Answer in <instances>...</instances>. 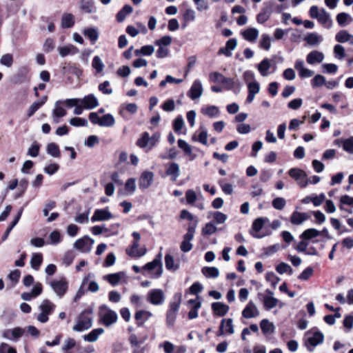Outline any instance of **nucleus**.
Returning <instances> with one entry per match:
<instances>
[{
  "label": "nucleus",
  "mask_w": 353,
  "mask_h": 353,
  "mask_svg": "<svg viewBox=\"0 0 353 353\" xmlns=\"http://www.w3.org/2000/svg\"><path fill=\"white\" fill-rule=\"evenodd\" d=\"M343 148L350 154H353V137L343 141Z\"/></svg>",
  "instance_id": "64"
},
{
  "label": "nucleus",
  "mask_w": 353,
  "mask_h": 353,
  "mask_svg": "<svg viewBox=\"0 0 353 353\" xmlns=\"http://www.w3.org/2000/svg\"><path fill=\"white\" fill-rule=\"evenodd\" d=\"M133 9L131 6L125 5L123 8L117 13V20L119 22H122L126 17V16L132 12Z\"/></svg>",
  "instance_id": "49"
},
{
  "label": "nucleus",
  "mask_w": 353,
  "mask_h": 353,
  "mask_svg": "<svg viewBox=\"0 0 353 353\" xmlns=\"http://www.w3.org/2000/svg\"><path fill=\"white\" fill-rule=\"evenodd\" d=\"M38 308L40 312L36 317L37 320L41 323H46L49 320V315L54 312L56 305L49 299H43Z\"/></svg>",
  "instance_id": "2"
},
{
  "label": "nucleus",
  "mask_w": 353,
  "mask_h": 353,
  "mask_svg": "<svg viewBox=\"0 0 353 353\" xmlns=\"http://www.w3.org/2000/svg\"><path fill=\"white\" fill-rule=\"evenodd\" d=\"M184 23L183 28H185L188 26V22L194 21L196 19V13L192 9H186L183 14Z\"/></svg>",
  "instance_id": "47"
},
{
  "label": "nucleus",
  "mask_w": 353,
  "mask_h": 353,
  "mask_svg": "<svg viewBox=\"0 0 353 353\" xmlns=\"http://www.w3.org/2000/svg\"><path fill=\"white\" fill-rule=\"evenodd\" d=\"M306 334L305 346L310 352H312L316 345L323 342L324 336L321 332L316 331L313 333L308 332Z\"/></svg>",
  "instance_id": "10"
},
{
  "label": "nucleus",
  "mask_w": 353,
  "mask_h": 353,
  "mask_svg": "<svg viewBox=\"0 0 353 353\" xmlns=\"http://www.w3.org/2000/svg\"><path fill=\"white\" fill-rule=\"evenodd\" d=\"M269 221L268 218L259 217L256 219L252 225V235L256 239H261L265 236V234H261L259 232L263 228L264 224Z\"/></svg>",
  "instance_id": "14"
},
{
  "label": "nucleus",
  "mask_w": 353,
  "mask_h": 353,
  "mask_svg": "<svg viewBox=\"0 0 353 353\" xmlns=\"http://www.w3.org/2000/svg\"><path fill=\"white\" fill-rule=\"evenodd\" d=\"M23 208H21L19 210V211L17 213V215L16 216V217L14 218V219L12 221V222L11 223L10 225L7 228L6 231L5 232L3 237H2V240L3 241H5L8 236H9L11 230L13 229V228L18 223L21 216V214L23 213Z\"/></svg>",
  "instance_id": "48"
},
{
  "label": "nucleus",
  "mask_w": 353,
  "mask_h": 353,
  "mask_svg": "<svg viewBox=\"0 0 353 353\" xmlns=\"http://www.w3.org/2000/svg\"><path fill=\"white\" fill-rule=\"evenodd\" d=\"M353 19L346 12H341L336 15V21L341 27H344L352 23Z\"/></svg>",
  "instance_id": "37"
},
{
  "label": "nucleus",
  "mask_w": 353,
  "mask_h": 353,
  "mask_svg": "<svg viewBox=\"0 0 353 353\" xmlns=\"http://www.w3.org/2000/svg\"><path fill=\"white\" fill-rule=\"evenodd\" d=\"M115 123L114 117L110 114H106L101 117L100 126L102 127H111Z\"/></svg>",
  "instance_id": "50"
},
{
  "label": "nucleus",
  "mask_w": 353,
  "mask_h": 353,
  "mask_svg": "<svg viewBox=\"0 0 353 353\" xmlns=\"http://www.w3.org/2000/svg\"><path fill=\"white\" fill-rule=\"evenodd\" d=\"M167 176L170 177L171 181H176L180 176V168L177 163L172 162L167 165L165 171Z\"/></svg>",
  "instance_id": "23"
},
{
  "label": "nucleus",
  "mask_w": 353,
  "mask_h": 353,
  "mask_svg": "<svg viewBox=\"0 0 353 353\" xmlns=\"http://www.w3.org/2000/svg\"><path fill=\"white\" fill-rule=\"evenodd\" d=\"M80 8L81 10L88 14L96 12V8L92 0H81Z\"/></svg>",
  "instance_id": "40"
},
{
  "label": "nucleus",
  "mask_w": 353,
  "mask_h": 353,
  "mask_svg": "<svg viewBox=\"0 0 353 353\" xmlns=\"http://www.w3.org/2000/svg\"><path fill=\"white\" fill-rule=\"evenodd\" d=\"M92 66L99 74L101 73L105 67L101 59L99 56H94L93 57Z\"/></svg>",
  "instance_id": "55"
},
{
  "label": "nucleus",
  "mask_w": 353,
  "mask_h": 353,
  "mask_svg": "<svg viewBox=\"0 0 353 353\" xmlns=\"http://www.w3.org/2000/svg\"><path fill=\"white\" fill-rule=\"evenodd\" d=\"M197 224V220H195V223L189 224L187 232L184 234L183 241L180 245V249L182 252H188L192 249L193 245L191 241L194 239Z\"/></svg>",
  "instance_id": "4"
},
{
  "label": "nucleus",
  "mask_w": 353,
  "mask_h": 353,
  "mask_svg": "<svg viewBox=\"0 0 353 353\" xmlns=\"http://www.w3.org/2000/svg\"><path fill=\"white\" fill-rule=\"evenodd\" d=\"M321 234V232L314 228L305 230L301 235L300 238L303 240H310Z\"/></svg>",
  "instance_id": "44"
},
{
  "label": "nucleus",
  "mask_w": 353,
  "mask_h": 353,
  "mask_svg": "<svg viewBox=\"0 0 353 353\" xmlns=\"http://www.w3.org/2000/svg\"><path fill=\"white\" fill-rule=\"evenodd\" d=\"M103 332L104 330L103 328H96L92 330L89 334L84 335L83 339L88 342H95Z\"/></svg>",
  "instance_id": "39"
},
{
  "label": "nucleus",
  "mask_w": 353,
  "mask_h": 353,
  "mask_svg": "<svg viewBox=\"0 0 353 353\" xmlns=\"http://www.w3.org/2000/svg\"><path fill=\"white\" fill-rule=\"evenodd\" d=\"M271 37L267 34H263L261 36L259 47L265 50H269L271 47Z\"/></svg>",
  "instance_id": "51"
},
{
  "label": "nucleus",
  "mask_w": 353,
  "mask_h": 353,
  "mask_svg": "<svg viewBox=\"0 0 353 353\" xmlns=\"http://www.w3.org/2000/svg\"><path fill=\"white\" fill-rule=\"evenodd\" d=\"M259 30L255 28H249L241 32L243 39L249 42H254L259 36Z\"/></svg>",
  "instance_id": "31"
},
{
  "label": "nucleus",
  "mask_w": 353,
  "mask_h": 353,
  "mask_svg": "<svg viewBox=\"0 0 353 353\" xmlns=\"http://www.w3.org/2000/svg\"><path fill=\"white\" fill-rule=\"evenodd\" d=\"M94 242L93 239L88 236H85L75 241L74 248L82 252L88 253L92 250Z\"/></svg>",
  "instance_id": "13"
},
{
  "label": "nucleus",
  "mask_w": 353,
  "mask_h": 353,
  "mask_svg": "<svg viewBox=\"0 0 353 353\" xmlns=\"http://www.w3.org/2000/svg\"><path fill=\"white\" fill-rule=\"evenodd\" d=\"M259 315V311L252 301H250L242 311V316L245 319L256 317Z\"/></svg>",
  "instance_id": "21"
},
{
  "label": "nucleus",
  "mask_w": 353,
  "mask_h": 353,
  "mask_svg": "<svg viewBox=\"0 0 353 353\" xmlns=\"http://www.w3.org/2000/svg\"><path fill=\"white\" fill-rule=\"evenodd\" d=\"M0 63L8 68H10L13 63V57L10 54H3L0 59Z\"/></svg>",
  "instance_id": "63"
},
{
  "label": "nucleus",
  "mask_w": 353,
  "mask_h": 353,
  "mask_svg": "<svg viewBox=\"0 0 353 353\" xmlns=\"http://www.w3.org/2000/svg\"><path fill=\"white\" fill-rule=\"evenodd\" d=\"M324 58L325 56L322 52L313 50L306 56V61L308 64L315 65L323 62Z\"/></svg>",
  "instance_id": "22"
},
{
  "label": "nucleus",
  "mask_w": 353,
  "mask_h": 353,
  "mask_svg": "<svg viewBox=\"0 0 353 353\" xmlns=\"http://www.w3.org/2000/svg\"><path fill=\"white\" fill-rule=\"evenodd\" d=\"M174 301L169 304V311L173 312H178L181 302L182 294L181 293H176L174 295Z\"/></svg>",
  "instance_id": "41"
},
{
  "label": "nucleus",
  "mask_w": 353,
  "mask_h": 353,
  "mask_svg": "<svg viewBox=\"0 0 353 353\" xmlns=\"http://www.w3.org/2000/svg\"><path fill=\"white\" fill-rule=\"evenodd\" d=\"M288 174L301 188H304L308 185L307 175L304 170L300 168H291Z\"/></svg>",
  "instance_id": "12"
},
{
  "label": "nucleus",
  "mask_w": 353,
  "mask_h": 353,
  "mask_svg": "<svg viewBox=\"0 0 353 353\" xmlns=\"http://www.w3.org/2000/svg\"><path fill=\"white\" fill-rule=\"evenodd\" d=\"M125 274L123 272L109 274L103 276V279L108 281L112 286L117 285L121 280L125 277Z\"/></svg>",
  "instance_id": "29"
},
{
  "label": "nucleus",
  "mask_w": 353,
  "mask_h": 353,
  "mask_svg": "<svg viewBox=\"0 0 353 353\" xmlns=\"http://www.w3.org/2000/svg\"><path fill=\"white\" fill-rule=\"evenodd\" d=\"M210 214L213 217L214 220L212 221L214 222V224H223L228 219L226 214L219 211L212 212Z\"/></svg>",
  "instance_id": "54"
},
{
  "label": "nucleus",
  "mask_w": 353,
  "mask_h": 353,
  "mask_svg": "<svg viewBox=\"0 0 353 353\" xmlns=\"http://www.w3.org/2000/svg\"><path fill=\"white\" fill-rule=\"evenodd\" d=\"M162 254L159 253L155 259L146 263L143 269L151 272L150 277L152 279L159 278L163 272V266L161 263Z\"/></svg>",
  "instance_id": "5"
},
{
  "label": "nucleus",
  "mask_w": 353,
  "mask_h": 353,
  "mask_svg": "<svg viewBox=\"0 0 353 353\" xmlns=\"http://www.w3.org/2000/svg\"><path fill=\"white\" fill-rule=\"evenodd\" d=\"M201 131L198 136L195 134L192 136V140L194 141H199V143L207 145H208V132L205 128L201 127Z\"/></svg>",
  "instance_id": "46"
},
{
  "label": "nucleus",
  "mask_w": 353,
  "mask_h": 353,
  "mask_svg": "<svg viewBox=\"0 0 353 353\" xmlns=\"http://www.w3.org/2000/svg\"><path fill=\"white\" fill-rule=\"evenodd\" d=\"M309 219V216L305 212H294L290 217V221L294 225H301Z\"/></svg>",
  "instance_id": "34"
},
{
  "label": "nucleus",
  "mask_w": 353,
  "mask_h": 353,
  "mask_svg": "<svg viewBox=\"0 0 353 353\" xmlns=\"http://www.w3.org/2000/svg\"><path fill=\"white\" fill-rule=\"evenodd\" d=\"M80 103L83 105L85 109L91 110L99 105V102L95 96L90 94L85 96L83 99H80Z\"/></svg>",
  "instance_id": "24"
},
{
  "label": "nucleus",
  "mask_w": 353,
  "mask_h": 353,
  "mask_svg": "<svg viewBox=\"0 0 353 353\" xmlns=\"http://www.w3.org/2000/svg\"><path fill=\"white\" fill-rule=\"evenodd\" d=\"M139 247V243L138 242H132L131 246L128 248L125 252L132 258H140L146 254L147 249L145 247L141 248Z\"/></svg>",
  "instance_id": "18"
},
{
  "label": "nucleus",
  "mask_w": 353,
  "mask_h": 353,
  "mask_svg": "<svg viewBox=\"0 0 353 353\" xmlns=\"http://www.w3.org/2000/svg\"><path fill=\"white\" fill-rule=\"evenodd\" d=\"M152 316V313L147 310H139L135 313L134 319L137 321L138 326H142L150 317Z\"/></svg>",
  "instance_id": "27"
},
{
  "label": "nucleus",
  "mask_w": 353,
  "mask_h": 353,
  "mask_svg": "<svg viewBox=\"0 0 353 353\" xmlns=\"http://www.w3.org/2000/svg\"><path fill=\"white\" fill-rule=\"evenodd\" d=\"M48 284L59 298L63 297L68 288V283L65 278L52 279Z\"/></svg>",
  "instance_id": "9"
},
{
  "label": "nucleus",
  "mask_w": 353,
  "mask_h": 353,
  "mask_svg": "<svg viewBox=\"0 0 353 353\" xmlns=\"http://www.w3.org/2000/svg\"><path fill=\"white\" fill-rule=\"evenodd\" d=\"M48 101V96L42 97L39 100L34 101L27 111L28 117H31Z\"/></svg>",
  "instance_id": "30"
},
{
  "label": "nucleus",
  "mask_w": 353,
  "mask_h": 353,
  "mask_svg": "<svg viewBox=\"0 0 353 353\" xmlns=\"http://www.w3.org/2000/svg\"><path fill=\"white\" fill-rule=\"evenodd\" d=\"M146 300L153 305H161L165 301V294L160 288H153L148 291Z\"/></svg>",
  "instance_id": "8"
},
{
  "label": "nucleus",
  "mask_w": 353,
  "mask_h": 353,
  "mask_svg": "<svg viewBox=\"0 0 353 353\" xmlns=\"http://www.w3.org/2000/svg\"><path fill=\"white\" fill-rule=\"evenodd\" d=\"M92 325V312L88 310H85L77 317L76 324L73 326L72 330L75 332H80L90 329Z\"/></svg>",
  "instance_id": "3"
},
{
  "label": "nucleus",
  "mask_w": 353,
  "mask_h": 353,
  "mask_svg": "<svg viewBox=\"0 0 353 353\" xmlns=\"http://www.w3.org/2000/svg\"><path fill=\"white\" fill-rule=\"evenodd\" d=\"M26 333V329L21 327L5 329L2 330V337L8 341L17 342Z\"/></svg>",
  "instance_id": "11"
},
{
  "label": "nucleus",
  "mask_w": 353,
  "mask_h": 353,
  "mask_svg": "<svg viewBox=\"0 0 353 353\" xmlns=\"http://www.w3.org/2000/svg\"><path fill=\"white\" fill-rule=\"evenodd\" d=\"M272 67V61L268 59H263L257 65V70L262 77H267L270 74L269 70Z\"/></svg>",
  "instance_id": "28"
},
{
  "label": "nucleus",
  "mask_w": 353,
  "mask_h": 353,
  "mask_svg": "<svg viewBox=\"0 0 353 353\" xmlns=\"http://www.w3.org/2000/svg\"><path fill=\"white\" fill-rule=\"evenodd\" d=\"M309 14L311 18L316 19L318 22L325 28H330L332 20L330 14L324 9H319L316 6L310 7Z\"/></svg>",
  "instance_id": "1"
},
{
  "label": "nucleus",
  "mask_w": 353,
  "mask_h": 353,
  "mask_svg": "<svg viewBox=\"0 0 353 353\" xmlns=\"http://www.w3.org/2000/svg\"><path fill=\"white\" fill-rule=\"evenodd\" d=\"M99 317L101 322L106 327H110L115 323L118 319L117 312L110 310L106 305L101 307Z\"/></svg>",
  "instance_id": "6"
},
{
  "label": "nucleus",
  "mask_w": 353,
  "mask_h": 353,
  "mask_svg": "<svg viewBox=\"0 0 353 353\" xmlns=\"http://www.w3.org/2000/svg\"><path fill=\"white\" fill-rule=\"evenodd\" d=\"M216 231L217 228L213 221H210L209 223H206L202 228V234L203 235H211L214 234Z\"/></svg>",
  "instance_id": "57"
},
{
  "label": "nucleus",
  "mask_w": 353,
  "mask_h": 353,
  "mask_svg": "<svg viewBox=\"0 0 353 353\" xmlns=\"http://www.w3.org/2000/svg\"><path fill=\"white\" fill-rule=\"evenodd\" d=\"M335 39L339 43H346L349 42L351 45H353V35L350 34L346 30H340L335 36Z\"/></svg>",
  "instance_id": "35"
},
{
  "label": "nucleus",
  "mask_w": 353,
  "mask_h": 353,
  "mask_svg": "<svg viewBox=\"0 0 353 353\" xmlns=\"http://www.w3.org/2000/svg\"><path fill=\"white\" fill-rule=\"evenodd\" d=\"M212 310L215 315L223 316L228 312L230 307L222 302H214L212 304Z\"/></svg>",
  "instance_id": "26"
},
{
  "label": "nucleus",
  "mask_w": 353,
  "mask_h": 353,
  "mask_svg": "<svg viewBox=\"0 0 353 353\" xmlns=\"http://www.w3.org/2000/svg\"><path fill=\"white\" fill-rule=\"evenodd\" d=\"M294 68L297 70L299 76L301 79L310 78L314 74L313 70L305 66L304 62L301 59H298L295 61Z\"/></svg>",
  "instance_id": "19"
},
{
  "label": "nucleus",
  "mask_w": 353,
  "mask_h": 353,
  "mask_svg": "<svg viewBox=\"0 0 353 353\" xmlns=\"http://www.w3.org/2000/svg\"><path fill=\"white\" fill-rule=\"evenodd\" d=\"M272 205L274 209L282 210L286 205V201L283 197H276L272 200Z\"/></svg>",
  "instance_id": "60"
},
{
  "label": "nucleus",
  "mask_w": 353,
  "mask_h": 353,
  "mask_svg": "<svg viewBox=\"0 0 353 353\" xmlns=\"http://www.w3.org/2000/svg\"><path fill=\"white\" fill-rule=\"evenodd\" d=\"M59 55L65 57L70 54H75L78 52V49L73 45L69 44L68 46H61L58 48Z\"/></svg>",
  "instance_id": "36"
},
{
  "label": "nucleus",
  "mask_w": 353,
  "mask_h": 353,
  "mask_svg": "<svg viewBox=\"0 0 353 353\" xmlns=\"http://www.w3.org/2000/svg\"><path fill=\"white\" fill-rule=\"evenodd\" d=\"M67 114V111L65 110L62 101L59 100L55 102L54 109L52 112V119L54 123H59L60 119Z\"/></svg>",
  "instance_id": "15"
},
{
  "label": "nucleus",
  "mask_w": 353,
  "mask_h": 353,
  "mask_svg": "<svg viewBox=\"0 0 353 353\" xmlns=\"http://www.w3.org/2000/svg\"><path fill=\"white\" fill-rule=\"evenodd\" d=\"M74 24V17L70 13H65L61 17V27L63 28H69Z\"/></svg>",
  "instance_id": "42"
},
{
  "label": "nucleus",
  "mask_w": 353,
  "mask_h": 353,
  "mask_svg": "<svg viewBox=\"0 0 353 353\" xmlns=\"http://www.w3.org/2000/svg\"><path fill=\"white\" fill-rule=\"evenodd\" d=\"M47 153L54 158H59L61 157V152L57 144L54 143H50L46 146Z\"/></svg>",
  "instance_id": "43"
},
{
  "label": "nucleus",
  "mask_w": 353,
  "mask_h": 353,
  "mask_svg": "<svg viewBox=\"0 0 353 353\" xmlns=\"http://www.w3.org/2000/svg\"><path fill=\"white\" fill-rule=\"evenodd\" d=\"M154 52V48L153 46L151 45H147L143 46L139 50H136L134 51V54L137 56H139L140 54H143L144 56H150Z\"/></svg>",
  "instance_id": "56"
},
{
  "label": "nucleus",
  "mask_w": 353,
  "mask_h": 353,
  "mask_svg": "<svg viewBox=\"0 0 353 353\" xmlns=\"http://www.w3.org/2000/svg\"><path fill=\"white\" fill-rule=\"evenodd\" d=\"M304 41L311 46H318L323 41L322 36L319 35L318 33L312 32L307 34L305 38Z\"/></svg>",
  "instance_id": "33"
},
{
  "label": "nucleus",
  "mask_w": 353,
  "mask_h": 353,
  "mask_svg": "<svg viewBox=\"0 0 353 353\" xmlns=\"http://www.w3.org/2000/svg\"><path fill=\"white\" fill-rule=\"evenodd\" d=\"M203 114H205L211 118L217 117L219 114V109L215 105H209L203 107L201 110Z\"/></svg>",
  "instance_id": "38"
},
{
  "label": "nucleus",
  "mask_w": 353,
  "mask_h": 353,
  "mask_svg": "<svg viewBox=\"0 0 353 353\" xmlns=\"http://www.w3.org/2000/svg\"><path fill=\"white\" fill-rule=\"evenodd\" d=\"M203 85L200 80H195L190 89L187 93V95L192 100L199 99L203 94Z\"/></svg>",
  "instance_id": "20"
},
{
  "label": "nucleus",
  "mask_w": 353,
  "mask_h": 353,
  "mask_svg": "<svg viewBox=\"0 0 353 353\" xmlns=\"http://www.w3.org/2000/svg\"><path fill=\"white\" fill-rule=\"evenodd\" d=\"M43 261V256L41 254L35 253L33 254L30 260L31 267L38 270Z\"/></svg>",
  "instance_id": "53"
},
{
  "label": "nucleus",
  "mask_w": 353,
  "mask_h": 353,
  "mask_svg": "<svg viewBox=\"0 0 353 353\" xmlns=\"http://www.w3.org/2000/svg\"><path fill=\"white\" fill-rule=\"evenodd\" d=\"M84 35L88 37L92 44L95 43L99 38V32L94 28H88L84 30Z\"/></svg>",
  "instance_id": "45"
},
{
  "label": "nucleus",
  "mask_w": 353,
  "mask_h": 353,
  "mask_svg": "<svg viewBox=\"0 0 353 353\" xmlns=\"http://www.w3.org/2000/svg\"><path fill=\"white\" fill-rule=\"evenodd\" d=\"M266 292L269 294L268 296H264L263 297V304L267 310H271L276 306L278 303V299L273 297V292L269 290H266Z\"/></svg>",
  "instance_id": "32"
},
{
  "label": "nucleus",
  "mask_w": 353,
  "mask_h": 353,
  "mask_svg": "<svg viewBox=\"0 0 353 353\" xmlns=\"http://www.w3.org/2000/svg\"><path fill=\"white\" fill-rule=\"evenodd\" d=\"M165 268L168 270L176 271L179 269V265L174 264V258L170 254H166L165 256Z\"/></svg>",
  "instance_id": "59"
},
{
  "label": "nucleus",
  "mask_w": 353,
  "mask_h": 353,
  "mask_svg": "<svg viewBox=\"0 0 353 353\" xmlns=\"http://www.w3.org/2000/svg\"><path fill=\"white\" fill-rule=\"evenodd\" d=\"M202 273L208 278H216L219 275V271L215 267H205L202 269Z\"/></svg>",
  "instance_id": "52"
},
{
  "label": "nucleus",
  "mask_w": 353,
  "mask_h": 353,
  "mask_svg": "<svg viewBox=\"0 0 353 353\" xmlns=\"http://www.w3.org/2000/svg\"><path fill=\"white\" fill-rule=\"evenodd\" d=\"M154 173L151 171H144L139 179V187L141 190L148 189L153 183Z\"/></svg>",
  "instance_id": "17"
},
{
  "label": "nucleus",
  "mask_w": 353,
  "mask_h": 353,
  "mask_svg": "<svg viewBox=\"0 0 353 353\" xmlns=\"http://www.w3.org/2000/svg\"><path fill=\"white\" fill-rule=\"evenodd\" d=\"M160 134L155 132L152 137H150L148 132H143L141 137L137 140V145L141 148H145L149 147L151 149L154 147L159 141Z\"/></svg>",
  "instance_id": "7"
},
{
  "label": "nucleus",
  "mask_w": 353,
  "mask_h": 353,
  "mask_svg": "<svg viewBox=\"0 0 353 353\" xmlns=\"http://www.w3.org/2000/svg\"><path fill=\"white\" fill-rule=\"evenodd\" d=\"M248 95L246 101L249 103H252L254 99L255 95L260 91V85L256 81L250 82L248 84Z\"/></svg>",
  "instance_id": "25"
},
{
  "label": "nucleus",
  "mask_w": 353,
  "mask_h": 353,
  "mask_svg": "<svg viewBox=\"0 0 353 353\" xmlns=\"http://www.w3.org/2000/svg\"><path fill=\"white\" fill-rule=\"evenodd\" d=\"M113 218V214L110 212L108 208L103 209H97L91 217L92 222L105 221Z\"/></svg>",
  "instance_id": "16"
},
{
  "label": "nucleus",
  "mask_w": 353,
  "mask_h": 353,
  "mask_svg": "<svg viewBox=\"0 0 353 353\" xmlns=\"http://www.w3.org/2000/svg\"><path fill=\"white\" fill-rule=\"evenodd\" d=\"M260 326H261L262 332L264 334L271 333L274 330L273 324L270 323L268 319H263L261 321Z\"/></svg>",
  "instance_id": "61"
},
{
  "label": "nucleus",
  "mask_w": 353,
  "mask_h": 353,
  "mask_svg": "<svg viewBox=\"0 0 353 353\" xmlns=\"http://www.w3.org/2000/svg\"><path fill=\"white\" fill-rule=\"evenodd\" d=\"M125 189L130 194H132L136 190V181L134 178L129 179L125 184Z\"/></svg>",
  "instance_id": "62"
},
{
  "label": "nucleus",
  "mask_w": 353,
  "mask_h": 353,
  "mask_svg": "<svg viewBox=\"0 0 353 353\" xmlns=\"http://www.w3.org/2000/svg\"><path fill=\"white\" fill-rule=\"evenodd\" d=\"M276 270L280 274H283L284 273H288L290 275L293 274L292 268L286 263L281 262L276 267Z\"/></svg>",
  "instance_id": "58"
}]
</instances>
